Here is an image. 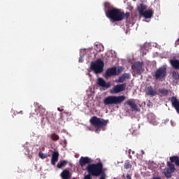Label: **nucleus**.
I'll use <instances>...</instances> for the list:
<instances>
[{
    "label": "nucleus",
    "mask_w": 179,
    "mask_h": 179,
    "mask_svg": "<svg viewBox=\"0 0 179 179\" xmlns=\"http://www.w3.org/2000/svg\"><path fill=\"white\" fill-rule=\"evenodd\" d=\"M92 158L89 157H81L79 159V165L82 170H87L88 174L94 177H99L104 171H103V163L92 164Z\"/></svg>",
    "instance_id": "nucleus-1"
},
{
    "label": "nucleus",
    "mask_w": 179,
    "mask_h": 179,
    "mask_svg": "<svg viewBox=\"0 0 179 179\" xmlns=\"http://www.w3.org/2000/svg\"><path fill=\"white\" fill-rule=\"evenodd\" d=\"M106 17L110 19L113 22H121V20H127L131 16L129 13H124L118 8H112L106 12Z\"/></svg>",
    "instance_id": "nucleus-2"
},
{
    "label": "nucleus",
    "mask_w": 179,
    "mask_h": 179,
    "mask_svg": "<svg viewBox=\"0 0 179 179\" xmlns=\"http://www.w3.org/2000/svg\"><path fill=\"white\" fill-rule=\"evenodd\" d=\"M90 123L94 128H95V132H99V130L103 129L104 131L105 128L108 124V120H104L103 118L97 117L96 116H92L90 120Z\"/></svg>",
    "instance_id": "nucleus-3"
},
{
    "label": "nucleus",
    "mask_w": 179,
    "mask_h": 179,
    "mask_svg": "<svg viewBox=\"0 0 179 179\" xmlns=\"http://www.w3.org/2000/svg\"><path fill=\"white\" fill-rule=\"evenodd\" d=\"M125 96H108L103 99V103L106 106L113 104H121L125 100Z\"/></svg>",
    "instance_id": "nucleus-4"
},
{
    "label": "nucleus",
    "mask_w": 179,
    "mask_h": 179,
    "mask_svg": "<svg viewBox=\"0 0 179 179\" xmlns=\"http://www.w3.org/2000/svg\"><path fill=\"white\" fill-rule=\"evenodd\" d=\"M104 69V62L101 59H97L95 62H92L90 64V69L93 71L94 73L98 75L101 73Z\"/></svg>",
    "instance_id": "nucleus-5"
},
{
    "label": "nucleus",
    "mask_w": 179,
    "mask_h": 179,
    "mask_svg": "<svg viewBox=\"0 0 179 179\" xmlns=\"http://www.w3.org/2000/svg\"><path fill=\"white\" fill-rule=\"evenodd\" d=\"M167 76V68L164 66L158 68L155 72L153 77L155 80L163 81Z\"/></svg>",
    "instance_id": "nucleus-6"
},
{
    "label": "nucleus",
    "mask_w": 179,
    "mask_h": 179,
    "mask_svg": "<svg viewBox=\"0 0 179 179\" xmlns=\"http://www.w3.org/2000/svg\"><path fill=\"white\" fill-rule=\"evenodd\" d=\"M96 84L98 86H100V87H102L103 90H106V89H108L110 86H111V84L110 83L106 82L104 79L101 78H98L96 80Z\"/></svg>",
    "instance_id": "nucleus-7"
},
{
    "label": "nucleus",
    "mask_w": 179,
    "mask_h": 179,
    "mask_svg": "<svg viewBox=\"0 0 179 179\" xmlns=\"http://www.w3.org/2000/svg\"><path fill=\"white\" fill-rule=\"evenodd\" d=\"M127 87V84H120L114 86V87L111 90V93H114L116 94L117 93H121V92H124L125 88Z\"/></svg>",
    "instance_id": "nucleus-8"
},
{
    "label": "nucleus",
    "mask_w": 179,
    "mask_h": 179,
    "mask_svg": "<svg viewBox=\"0 0 179 179\" xmlns=\"http://www.w3.org/2000/svg\"><path fill=\"white\" fill-rule=\"evenodd\" d=\"M126 104H127V106L131 108L132 111H137L138 113L141 111V109L136 106V103H135V99H128L126 101Z\"/></svg>",
    "instance_id": "nucleus-9"
},
{
    "label": "nucleus",
    "mask_w": 179,
    "mask_h": 179,
    "mask_svg": "<svg viewBox=\"0 0 179 179\" xmlns=\"http://www.w3.org/2000/svg\"><path fill=\"white\" fill-rule=\"evenodd\" d=\"M117 75V67H111L107 69L105 72V77L106 78H111V76H116Z\"/></svg>",
    "instance_id": "nucleus-10"
},
{
    "label": "nucleus",
    "mask_w": 179,
    "mask_h": 179,
    "mask_svg": "<svg viewBox=\"0 0 179 179\" xmlns=\"http://www.w3.org/2000/svg\"><path fill=\"white\" fill-rule=\"evenodd\" d=\"M143 65V64L141 62H136L131 66V69L138 75H141V71H142Z\"/></svg>",
    "instance_id": "nucleus-11"
},
{
    "label": "nucleus",
    "mask_w": 179,
    "mask_h": 179,
    "mask_svg": "<svg viewBox=\"0 0 179 179\" xmlns=\"http://www.w3.org/2000/svg\"><path fill=\"white\" fill-rule=\"evenodd\" d=\"M145 94L147 96H150V97H155V96L157 94V92H156V90H155L152 86H148L146 88Z\"/></svg>",
    "instance_id": "nucleus-12"
},
{
    "label": "nucleus",
    "mask_w": 179,
    "mask_h": 179,
    "mask_svg": "<svg viewBox=\"0 0 179 179\" xmlns=\"http://www.w3.org/2000/svg\"><path fill=\"white\" fill-rule=\"evenodd\" d=\"M58 159H59V153L58 151L53 152L52 154L51 164L55 166L57 162H58Z\"/></svg>",
    "instance_id": "nucleus-13"
},
{
    "label": "nucleus",
    "mask_w": 179,
    "mask_h": 179,
    "mask_svg": "<svg viewBox=\"0 0 179 179\" xmlns=\"http://www.w3.org/2000/svg\"><path fill=\"white\" fill-rule=\"evenodd\" d=\"M170 64L173 68V69H177L179 71V59H171L170 60Z\"/></svg>",
    "instance_id": "nucleus-14"
},
{
    "label": "nucleus",
    "mask_w": 179,
    "mask_h": 179,
    "mask_svg": "<svg viewBox=\"0 0 179 179\" xmlns=\"http://www.w3.org/2000/svg\"><path fill=\"white\" fill-rule=\"evenodd\" d=\"M72 175H71V172L68 169H64L61 173V178L62 179H71Z\"/></svg>",
    "instance_id": "nucleus-15"
},
{
    "label": "nucleus",
    "mask_w": 179,
    "mask_h": 179,
    "mask_svg": "<svg viewBox=\"0 0 179 179\" xmlns=\"http://www.w3.org/2000/svg\"><path fill=\"white\" fill-rule=\"evenodd\" d=\"M131 78V74L129 73H123L122 76L119 77L118 80H117V83H124L125 79H129Z\"/></svg>",
    "instance_id": "nucleus-16"
},
{
    "label": "nucleus",
    "mask_w": 179,
    "mask_h": 179,
    "mask_svg": "<svg viewBox=\"0 0 179 179\" xmlns=\"http://www.w3.org/2000/svg\"><path fill=\"white\" fill-rule=\"evenodd\" d=\"M141 16H143L145 19H150V17L153 16V10H145L142 14H141Z\"/></svg>",
    "instance_id": "nucleus-17"
},
{
    "label": "nucleus",
    "mask_w": 179,
    "mask_h": 179,
    "mask_svg": "<svg viewBox=\"0 0 179 179\" xmlns=\"http://www.w3.org/2000/svg\"><path fill=\"white\" fill-rule=\"evenodd\" d=\"M175 171H173L172 169H169L167 168L166 171H164V174L166 178H171V176L173 173H174Z\"/></svg>",
    "instance_id": "nucleus-18"
},
{
    "label": "nucleus",
    "mask_w": 179,
    "mask_h": 179,
    "mask_svg": "<svg viewBox=\"0 0 179 179\" xmlns=\"http://www.w3.org/2000/svg\"><path fill=\"white\" fill-rule=\"evenodd\" d=\"M169 159L171 163H175V164L179 167V157L178 156L170 157Z\"/></svg>",
    "instance_id": "nucleus-19"
},
{
    "label": "nucleus",
    "mask_w": 179,
    "mask_h": 179,
    "mask_svg": "<svg viewBox=\"0 0 179 179\" xmlns=\"http://www.w3.org/2000/svg\"><path fill=\"white\" fill-rule=\"evenodd\" d=\"M160 96H169L170 94V90H166L164 88L159 90Z\"/></svg>",
    "instance_id": "nucleus-20"
},
{
    "label": "nucleus",
    "mask_w": 179,
    "mask_h": 179,
    "mask_svg": "<svg viewBox=\"0 0 179 179\" xmlns=\"http://www.w3.org/2000/svg\"><path fill=\"white\" fill-rule=\"evenodd\" d=\"M66 164H68V161L61 160L57 163V169H62V167H65Z\"/></svg>",
    "instance_id": "nucleus-21"
},
{
    "label": "nucleus",
    "mask_w": 179,
    "mask_h": 179,
    "mask_svg": "<svg viewBox=\"0 0 179 179\" xmlns=\"http://www.w3.org/2000/svg\"><path fill=\"white\" fill-rule=\"evenodd\" d=\"M148 120L150 122H151L152 124H155V122H156V115L153 114L149 115Z\"/></svg>",
    "instance_id": "nucleus-22"
},
{
    "label": "nucleus",
    "mask_w": 179,
    "mask_h": 179,
    "mask_svg": "<svg viewBox=\"0 0 179 179\" xmlns=\"http://www.w3.org/2000/svg\"><path fill=\"white\" fill-rule=\"evenodd\" d=\"M50 139H52V141H53L54 142L57 141H59V136H58V134L54 133L50 135Z\"/></svg>",
    "instance_id": "nucleus-23"
},
{
    "label": "nucleus",
    "mask_w": 179,
    "mask_h": 179,
    "mask_svg": "<svg viewBox=\"0 0 179 179\" xmlns=\"http://www.w3.org/2000/svg\"><path fill=\"white\" fill-rule=\"evenodd\" d=\"M45 120L48 121V122H51V121H54V117H52V114L48 113L45 115Z\"/></svg>",
    "instance_id": "nucleus-24"
},
{
    "label": "nucleus",
    "mask_w": 179,
    "mask_h": 179,
    "mask_svg": "<svg viewBox=\"0 0 179 179\" xmlns=\"http://www.w3.org/2000/svg\"><path fill=\"white\" fill-rule=\"evenodd\" d=\"M105 10H111L113 9V6L109 2L104 3Z\"/></svg>",
    "instance_id": "nucleus-25"
},
{
    "label": "nucleus",
    "mask_w": 179,
    "mask_h": 179,
    "mask_svg": "<svg viewBox=\"0 0 179 179\" xmlns=\"http://www.w3.org/2000/svg\"><path fill=\"white\" fill-rule=\"evenodd\" d=\"M172 78H173V79H175V80H178V79H179L178 71H173L172 72Z\"/></svg>",
    "instance_id": "nucleus-26"
},
{
    "label": "nucleus",
    "mask_w": 179,
    "mask_h": 179,
    "mask_svg": "<svg viewBox=\"0 0 179 179\" xmlns=\"http://www.w3.org/2000/svg\"><path fill=\"white\" fill-rule=\"evenodd\" d=\"M145 9H146V6L143 5V4H140V6L138 7V11L140 15H141L142 13H143L145 11Z\"/></svg>",
    "instance_id": "nucleus-27"
},
{
    "label": "nucleus",
    "mask_w": 179,
    "mask_h": 179,
    "mask_svg": "<svg viewBox=\"0 0 179 179\" xmlns=\"http://www.w3.org/2000/svg\"><path fill=\"white\" fill-rule=\"evenodd\" d=\"M167 166L170 170L176 171V166H174V164H171L170 162H167Z\"/></svg>",
    "instance_id": "nucleus-28"
},
{
    "label": "nucleus",
    "mask_w": 179,
    "mask_h": 179,
    "mask_svg": "<svg viewBox=\"0 0 179 179\" xmlns=\"http://www.w3.org/2000/svg\"><path fill=\"white\" fill-rule=\"evenodd\" d=\"M123 71H124L123 67L122 66H119L117 68V69H116V73H117V75H118L119 73H121V72H122Z\"/></svg>",
    "instance_id": "nucleus-29"
},
{
    "label": "nucleus",
    "mask_w": 179,
    "mask_h": 179,
    "mask_svg": "<svg viewBox=\"0 0 179 179\" xmlns=\"http://www.w3.org/2000/svg\"><path fill=\"white\" fill-rule=\"evenodd\" d=\"M131 167L132 166L129 162H127L124 164V169H131Z\"/></svg>",
    "instance_id": "nucleus-30"
},
{
    "label": "nucleus",
    "mask_w": 179,
    "mask_h": 179,
    "mask_svg": "<svg viewBox=\"0 0 179 179\" xmlns=\"http://www.w3.org/2000/svg\"><path fill=\"white\" fill-rule=\"evenodd\" d=\"M38 156L41 159H47V155H44L43 152H39Z\"/></svg>",
    "instance_id": "nucleus-31"
},
{
    "label": "nucleus",
    "mask_w": 179,
    "mask_h": 179,
    "mask_svg": "<svg viewBox=\"0 0 179 179\" xmlns=\"http://www.w3.org/2000/svg\"><path fill=\"white\" fill-rule=\"evenodd\" d=\"M84 179H92V175L88 173L84 176Z\"/></svg>",
    "instance_id": "nucleus-32"
},
{
    "label": "nucleus",
    "mask_w": 179,
    "mask_h": 179,
    "mask_svg": "<svg viewBox=\"0 0 179 179\" xmlns=\"http://www.w3.org/2000/svg\"><path fill=\"white\" fill-rule=\"evenodd\" d=\"M99 179H106V173H104V171L101 173V177Z\"/></svg>",
    "instance_id": "nucleus-33"
},
{
    "label": "nucleus",
    "mask_w": 179,
    "mask_h": 179,
    "mask_svg": "<svg viewBox=\"0 0 179 179\" xmlns=\"http://www.w3.org/2000/svg\"><path fill=\"white\" fill-rule=\"evenodd\" d=\"M126 177L127 179H132V178L131 177V175L129 174H127Z\"/></svg>",
    "instance_id": "nucleus-34"
},
{
    "label": "nucleus",
    "mask_w": 179,
    "mask_h": 179,
    "mask_svg": "<svg viewBox=\"0 0 179 179\" xmlns=\"http://www.w3.org/2000/svg\"><path fill=\"white\" fill-rule=\"evenodd\" d=\"M57 110H58V111H60V112L64 111V108H58Z\"/></svg>",
    "instance_id": "nucleus-35"
},
{
    "label": "nucleus",
    "mask_w": 179,
    "mask_h": 179,
    "mask_svg": "<svg viewBox=\"0 0 179 179\" xmlns=\"http://www.w3.org/2000/svg\"><path fill=\"white\" fill-rule=\"evenodd\" d=\"M128 152H129V156H130V158L132 157L131 156V150H129Z\"/></svg>",
    "instance_id": "nucleus-36"
},
{
    "label": "nucleus",
    "mask_w": 179,
    "mask_h": 179,
    "mask_svg": "<svg viewBox=\"0 0 179 179\" xmlns=\"http://www.w3.org/2000/svg\"><path fill=\"white\" fill-rule=\"evenodd\" d=\"M19 114H23V111L22 110L20 111Z\"/></svg>",
    "instance_id": "nucleus-37"
},
{
    "label": "nucleus",
    "mask_w": 179,
    "mask_h": 179,
    "mask_svg": "<svg viewBox=\"0 0 179 179\" xmlns=\"http://www.w3.org/2000/svg\"><path fill=\"white\" fill-rule=\"evenodd\" d=\"M79 62H82V60L80 59H79Z\"/></svg>",
    "instance_id": "nucleus-38"
},
{
    "label": "nucleus",
    "mask_w": 179,
    "mask_h": 179,
    "mask_svg": "<svg viewBox=\"0 0 179 179\" xmlns=\"http://www.w3.org/2000/svg\"><path fill=\"white\" fill-rule=\"evenodd\" d=\"M99 52H101V50H99Z\"/></svg>",
    "instance_id": "nucleus-39"
},
{
    "label": "nucleus",
    "mask_w": 179,
    "mask_h": 179,
    "mask_svg": "<svg viewBox=\"0 0 179 179\" xmlns=\"http://www.w3.org/2000/svg\"><path fill=\"white\" fill-rule=\"evenodd\" d=\"M43 120H45V117H43Z\"/></svg>",
    "instance_id": "nucleus-40"
},
{
    "label": "nucleus",
    "mask_w": 179,
    "mask_h": 179,
    "mask_svg": "<svg viewBox=\"0 0 179 179\" xmlns=\"http://www.w3.org/2000/svg\"><path fill=\"white\" fill-rule=\"evenodd\" d=\"M134 1H136V0H134Z\"/></svg>",
    "instance_id": "nucleus-41"
}]
</instances>
